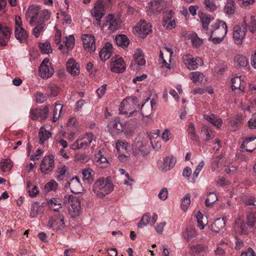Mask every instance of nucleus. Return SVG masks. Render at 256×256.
I'll list each match as a JSON object with an SVG mask.
<instances>
[{
	"mask_svg": "<svg viewBox=\"0 0 256 256\" xmlns=\"http://www.w3.org/2000/svg\"><path fill=\"white\" fill-rule=\"evenodd\" d=\"M228 32L226 23L220 20H216L214 24L210 26L208 34L209 40H212L214 44L220 43L224 40Z\"/></svg>",
	"mask_w": 256,
	"mask_h": 256,
	"instance_id": "1",
	"label": "nucleus"
},
{
	"mask_svg": "<svg viewBox=\"0 0 256 256\" xmlns=\"http://www.w3.org/2000/svg\"><path fill=\"white\" fill-rule=\"evenodd\" d=\"M114 188L110 177L100 178L94 183L92 190L99 198H103L110 193Z\"/></svg>",
	"mask_w": 256,
	"mask_h": 256,
	"instance_id": "2",
	"label": "nucleus"
},
{
	"mask_svg": "<svg viewBox=\"0 0 256 256\" xmlns=\"http://www.w3.org/2000/svg\"><path fill=\"white\" fill-rule=\"evenodd\" d=\"M63 214L60 212L52 214L48 218V227L56 232L62 233L66 226Z\"/></svg>",
	"mask_w": 256,
	"mask_h": 256,
	"instance_id": "3",
	"label": "nucleus"
},
{
	"mask_svg": "<svg viewBox=\"0 0 256 256\" xmlns=\"http://www.w3.org/2000/svg\"><path fill=\"white\" fill-rule=\"evenodd\" d=\"M14 36L20 43L25 42L28 36V32L25 30L19 16L15 18Z\"/></svg>",
	"mask_w": 256,
	"mask_h": 256,
	"instance_id": "4",
	"label": "nucleus"
},
{
	"mask_svg": "<svg viewBox=\"0 0 256 256\" xmlns=\"http://www.w3.org/2000/svg\"><path fill=\"white\" fill-rule=\"evenodd\" d=\"M104 6L103 0H98L91 12L92 16L96 18V22H94L95 26H100V24L101 18L105 14Z\"/></svg>",
	"mask_w": 256,
	"mask_h": 256,
	"instance_id": "5",
	"label": "nucleus"
},
{
	"mask_svg": "<svg viewBox=\"0 0 256 256\" xmlns=\"http://www.w3.org/2000/svg\"><path fill=\"white\" fill-rule=\"evenodd\" d=\"M244 77L243 76H236L232 78V90L235 94L239 96L243 94L244 92L246 82L244 80Z\"/></svg>",
	"mask_w": 256,
	"mask_h": 256,
	"instance_id": "6",
	"label": "nucleus"
},
{
	"mask_svg": "<svg viewBox=\"0 0 256 256\" xmlns=\"http://www.w3.org/2000/svg\"><path fill=\"white\" fill-rule=\"evenodd\" d=\"M93 138L94 135L92 133H88L74 142L71 146V148L72 150L86 148L90 145Z\"/></svg>",
	"mask_w": 256,
	"mask_h": 256,
	"instance_id": "7",
	"label": "nucleus"
},
{
	"mask_svg": "<svg viewBox=\"0 0 256 256\" xmlns=\"http://www.w3.org/2000/svg\"><path fill=\"white\" fill-rule=\"evenodd\" d=\"M38 71L40 76L46 79L51 77L54 73V70L48 58L44 60L39 67Z\"/></svg>",
	"mask_w": 256,
	"mask_h": 256,
	"instance_id": "8",
	"label": "nucleus"
},
{
	"mask_svg": "<svg viewBox=\"0 0 256 256\" xmlns=\"http://www.w3.org/2000/svg\"><path fill=\"white\" fill-rule=\"evenodd\" d=\"M70 206L68 208L69 214L72 218L78 216L81 212L80 202L79 199L71 196L68 198Z\"/></svg>",
	"mask_w": 256,
	"mask_h": 256,
	"instance_id": "9",
	"label": "nucleus"
},
{
	"mask_svg": "<svg viewBox=\"0 0 256 256\" xmlns=\"http://www.w3.org/2000/svg\"><path fill=\"white\" fill-rule=\"evenodd\" d=\"M54 166V160L52 155L45 156L40 164V170L44 174H48L53 170Z\"/></svg>",
	"mask_w": 256,
	"mask_h": 256,
	"instance_id": "10",
	"label": "nucleus"
},
{
	"mask_svg": "<svg viewBox=\"0 0 256 256\" xmlns=\"http://www.w3.org/2000/svg\"><path fill=\"white\" fill-rule=\"evenodd\" d=\"M182 61L189 70H195L198 66H202L203 62L199 57L193 58L190 54H186L183 56Z\"/></svg>",
	"mask_w": 256,
	"mask_h": 256,
	"instance_id": "11",
	"label": "nucleus"
},
{
	"mask_svg": "<svg viewBox=\"0 0 256 256\" xmlns=\"http://www.w3.org/2000/svg\"><path fill=\"white\" fill-rule=\"evenodd\" d=\"M49 112L48 108L46 106H42L39 108L30 110V118L33 120H36L40 118L42 121L46 119Z\"/></svg>",
	"mask_w": 256,
	"mask_h": 256,
	"instance_id": "12",
	"label": "nucleus"
},
{
	"mask_svg": "<svg viewBox=\"0 0 256 256\" xmlns=\"http://www.w3.org/2000/svg\"><path fill=\"white\" fill-rule=\"evenodd\" d=\"M82 39L84 50L88 52H94L96 50L95 38L90 34H84Z\"/></svg>",
	"mask_w": 256,
	"mask_h": 256,
	"instance_id": "13",
	"label": "nucleus"
},
{
	"mask_svg": "<svg viewBox=\"0 0 256 256\" xmlns=\"http://www.w3.org/2000/svg\"><path fill=\"white\" fill-rule=\"evenodd\" d=\"M70 181L68 180L64 184L66 188H70L71 192L74 194H79L82 190V186L80 179L78 176L70 178Z\"/></svg>",
	"mask_w": 256,
	"mask_h": 256,
	"instance_id": "14",
	"label": "nucleus"
},
{
	"mask_svg": "<svg viewBox=\"0 0 256 256\" xmlns=\"http://www.w3.org/2000/svg\"><path fill=\"white\" fill-rule=\"evenodd\" d=\"M110 64L111 71L116 73L122 72L126 68V64L123 58L116 56L112 58Z\"/></svg>",
	"mask_w": 256,
	"mask_h": 256,
	"instance_id": "15",
	"label": "nucleus"
},
{
	"mask_svg": "<svg viewBox=\"0 0 256 256\" xmlns=\"http://www.w3.org/2000/svg\"><path fill=\"white\" fill-rule=\"evenodd\" d=\"M120 21L114 14H110L106 17L105 22L103 24V28L108 27V28L112 32L117 30L120 26Z\"/></svg>",
	"mask_w": 256,
	"mask_h": 256,
	"instance_id": "16",
	"label": "nucleus"
},
{
	"mask_svg": "<svg viewBox=\"0 0 256 256\" xmlns=\"http://www.w3.org/2000/svg\"><path fill=\"white\" fill-rule=\"evenodd\" d=\"M64 44H61L60 45L58 48L64 54H66L69 51H70L74 48L75 44V39L73 36H69L68 37H66L63 40Z\"/></svg>",
	"mask_w": 256,
	"mask_h": 256,
	"instance_id": "17",
	"label": "nucleus"
},
{
	"mask_svg": "<svg viewBox=\"0 0 256 256\" xmlns=\"http://www.w3.org/2000/svg\"><path fill=\"white\" fill-rule=\"evenodd\" d=\"M176 162V159L175 158L168 156L164 158L163 162H158V166L160 170L166 172L174 168Z\"/></svg>",
	"mask_w": 256,
	"mask_h": 256,
	"instance_id": "18",
	"label": "nucleus"
},
{
	"mask_svg": "<svg viewBox=\"0 0 256 256\" xmlns=\"http://www.w3.org/2000/svg\"><path fill=\"white\" fill-rule=\"evenodd\" d=\"M68 171V168L64 165L58 167L55 173V178L58 182H67L69 178V173Z\"/></svg>",
	"mask_w": 256,
	"mask_h": 256,
	"instance_id": "19",
	"label": "nucleus"
},
{
	"mask_svg": "<svg viewBox=\"0 0 256 256\" xmlns=\"http://www.w3.org/2000/svg\"><path fill=\"white\" fill-rule=\"evenodd\" d=\"M246 30L245 27H240L236 26L234 27L233 37L236 44H240L242 43V40L244 38Z\"/></svg>",
	"mask_w": 256,
	"mask_h": 256,
	"instance_id": "20",
	"label": "nucleus"
},
{
	"mask_svg": "<svg viewBox=\"0 0 256 256\" xmlns=\"http://www.w3.org/2000/svg\"><path fill=\"white\" fill-rule=\"evenodd\" d=\"M248 226L244 222V220L240 218H238L235 222L234 226V231L236 233L240 234H246L249 232Z\"/></svg>",
	"mask_w": 256,
	"mask_h": 256,
	"instance_id": "21",
	"label": "nucleus"
},
{
	"mask_svg": "<svg viewBox=\"0 0 256 256\" xmlns=\"http://www.w3.org/2000/svg\"><path fill=\"white\" fill-rule=\"evenodd\" d=\"M240 148H244L248 152H253L256 148V136L246 138Z\"/></svg>",
	"mask_w": 256,
	"mask_h": 256,
	"instance_id": "22",
	"label": "nucleus"
},
{
	"mask_svg": "<svg viewBox=\"0 0 256 256\" xmlns=\"http://www.w3.org/2000/svg\"><path fill=\"white\" fill-rule=\"evenodd\" d=\"M40 10V7L37 6L32 5L28 7L26 14L31 18L30 22L32 26V22H38Z\"/></svg>",
	"mask_w": 256,
	"mask_h": 256,
	"instance_id": "23",
	"label": "nucleus"
},
{
	"mask_svg": "<svg viewBox=\"0 0 256 256\" xmlns=\"http://www.w3.org/2000/svg\"><path fill=\"white\" fill-rule=\"evenodd\" d=\"M162 25L168 30H171L175 27L176 22L173 18L172 11L170 10L164 14Z\"/></svg>",
	"mask_w": 256,
	"mask_h": 256,
	"instance_id": "24",
	"label": "nucleus"
},
{
	"mask_svg": "<svg viewBox=\"0 0 256 256\" xmlns=\"http://www.w3.org/2000/svg\"><path fill=\"white\" fill-rule=\"evenodd\" d=\"M166 2L163 0H154L150 4L149 8L152 12L155 14L160 13L165 8Z\"/></svg>",
	"mask_w": 256,
	"mask_h": 256,
	"instance_id": "25",
	"label": "nucleus"
},
{
	"mask_svg": "<svg viewBox=\"0 0 256 256\" xmlns=\"http://www.w3.org/2000/svg\"><path fill=\"white\" fill-rule=\"evenodd\" d=\"M66 70L72 75L75 76L80 73V65L74 58L69 59L66 64Z\"/></svg>",
	"mask_w": 256,
	"mask_h": 256,
	"instance_id": "26",
	"label": "nucleus"
},
{
	"mask_svg": "<svg viewBox=\"0 0 256 256\" xmlns=\"http://www.w3.org/2000/svg\"><path fill=\"white\" fill-rule=\"evenodd\" d=\"M190 248L191 252L194 256H205L208 252V248L202 244L192 245Z\"/></svg>",
	"mask_w": 256,
	"mask_h": 256,
	"instance_id": "27",
	"label": "nucleus"
},
{
	"mask_svg": "<svg viewBox=\"0 0 256 256\" xmlns=\"http://www.w3.org/2000/svg\"><path fill=\"white\" fill-rule=\"evenodd\" d=\"M112 52V44L110 42H106L100 52V57L102 60L106 61L110 58Z\"/></svg>",
	"mask_w": 256,
	"mask_h": 256,
	"instance_id": "28",
	"label": "nucleus"
},
{
	"mask_svg": "<svg viewBox=\"0 0 256 256\" xmlns=\"http://www.w3.org/2000/svg\"><path fill=\"white\" fill-rule=\"evenodd\" d=\"M196 236V230L193 226H188L182 232V237L188 242L194 240Z\"/></svg>",
	"mask_w": 256,
	"mask_h": 256,
	"instance_id": "29",
	"label": "nucleus"
},
{
	"mask_svg": "<svg viewBox=\"0 0 256 256\" xmlns=\"http://www.w3.org/2000/svg\"><path fill=\"white\" fill-rule=\"evenodd\" d=\"M136 29L146 36L152 32V26L144 20H140L136 26Z\"/></svg>",
	"mask_w": 256,
	"mask_h": 256,
	"instance_id": "30",
	"label": "nucleus"
},
{
	"mask_svg": "<svg viewBox=\"0 0 256 256\" xmlns=\"http://www.w3.org/2000/svg\"><path fill=\"white\" fill-rule=\"evenodd\" d=\"M47 204L50 210H53L54 212H57V213H58L62 208L60 200L56 198H52L48 200Z\"/></svg>",
	"mask_w": 256,
	"mask_h": 256,
	"instance_id": "31",
	"label": "nucleus"
},
{
	"mask_svg": "<svg viewBox=\"0 0 256 256\" xmlns=\"http://www.w3.org/2000/svg\"><path fill=\"white\" fill-rule=\"evenodd\" d=\"M44 212V207L38 202H35L31 206L30 216L32 218H36L41 215Z\"/></svg>",
	"mask_w": 256,
	"mask_h": 256,
	"instance_id": "32",
	"label": "nucleus"
},
{
	"mask_svg": "<svg viewBox=\"0 0 256 256\" xmlns=\"http://www.w3.org/2000/svg\"><path fill=\"white\" fill-rule=\"evenodd\" d=\"M94 160L97 163V165L100 168H106L108 165V162L107 158L104 156L100 150L96 154Z\"/></svg>",
	"mask_w": 256,
	"mask_h": 256,
	"instance_id": "33",
	"label": "nucleus"
},
{
	"mask_svg": "<svg viewBox=\"0 0 256 256\" xmlns=\"http://www.w3.org/2000/svg\"><path fill=\"white\" fill-rule=\"evenodd\" d=\"M83 180L85 182L92 184L94 180V172L91 168H85L82 170Z\"/></svg>",
	"mask_w": 256,
	"mask_h": 256,
	"instance_id": "34",
	"label": "nucleus"
},
{
	"mask_svg": "<svg viewBox=\"0 0 256 256\" xmlns=\"http://www.w3.org/2000/svg\"><path fill=\"white\" fill-rule=\"evenodd\" d=\"M234 63L236 68L242 67H246L248 64V62L246 57L242 55H237L234 57Z\"/></svg>",
	"mask_w": 256,
	"mask_h": 256,
	"instance_id": "35",
	"label": "nucleus"
},
{
	"mask_svg": "<svg viewBox=\"0 0 256 256\" xmlns=\"http://www.w3.org/2000/svg\"><path fill=\"white\" fill-rule=\"evenodd\" d=\"M134 59L138 66H144L146 64L144 54L140 49L137 48L134 54Z\"/></svg>",
	"mask_w": 256,
	"mask_h": 256,
	"instance_id": "36",
	"label": "nucleus"
},
{
	"mask_svg": "<svg viewBox=\"0 0 256 256\" xmlns=\"http://www.w3.org/2000/svg\"><path fill=\"white\" fill-rule=\"evenodd\" d=\"M242 118L240 116H236L231 118L229 124L232 131H236L240 126L242 122Z\"/></svg>",
	"mask_w": 256,
	"mask_h": 256,
	"instance_id": "37",
	"label": "nucleus"
},
{
	"mask_svg": "<svg viewBox=\"0 0 256 256\" xmlns=\"http://www.w3.org/2000/svg\"><path fill=\"white\" fill-rule=\"evenodd\" d=\"M116 41L118 46L126 48L130 43V40L124 34L118 35L116 38Z\"/></svg>",
	"mask_w": 256,
	"mask_h": 256,
	"instance_id": "38",
	"label": "nucleus"
},
{
	"mask_svg": "<svg viewBox=\"0 0 256 256\" xmlns=\"http://www.w3.org/2000/svg\"><path fill=\"white\" fill-rule=\"evenodd\" d=\"M52 136V133L48 130L42 127L38 132L40 144H42Z\"/></svg>",
	"mask_w": 256,
	"mask_h": 256,
	"instance_id": "39",
	"label": "nucleus"
},
{
	"mask_svg": "<svg viewBox=\"0 0 256 256\" xmlns=\"http://www.w3.org/2000/svg\"><path fill=\"white\" fill-rule=\"evenodd\" d=\"M201 22L202 24V28L205 30H208V24L212 22L214 18L213 16L207 15L205 14H202L200 16Z\"/></svg>",
	"mask_w": 256,
	"mask_h": 256,
	"instance_id": "40",
	"label": "nucleus"
},
{
	"mask_svg": "<svg viewBox=\"0 0 256 256\" xmlns=\"http://www.w3.org/2000/svg\"><path fill=\"white\" fill-rule=\"evenodd\" d=\"M225 226L224 219L218 218L211 225V230L216 232H219Z\"/></svg>",
	"mask_w": 256,
	"mask_h": 256,
	"instance_id": "41",
	"label": "nucleus"
},
{
	"mask_svg": "<svg viewBox=\"0 0 256 256\" xmlns=\"http://www.w3.org/2000/svg\"><path fill=\"white\" fill-rule=\"evenodd\" d=\"M256 224V214L254 212H246V224L249 228H252Z\"/></svg>",
	"mask_w": 256,
	"mask_h": 256,
	"instance_id": "42",
	"label": "nucleus"
},
{
	"mask_svg": "<svg viewBox=\"0 0 256 256\" xmlns=\"http://www.w3.org/2000/svg\"><path fill=\"white\" fill-rule=\"evenodd\" d=\"M144 148H145L141 142L138 141L132 144V150L136 154H140L142 156L146 154V152L144 151Z\"/></svg>",
	"mask_w": 256,
	"mask_h": 256,
	"instance_id": "43",
	"label": "nucleus"
},
{
	"mask_svg": "<svg viewBox=\"0 0 256 256\" xmlns=\"http://www.w3.org/2000/svg\"><path fill=\"white\" fill-rule=\"evenodd\" d=\"M190 78L194 83L202 82L204 79V74L200 72H192L189 74Z\"/></svg>",
	"mask_w": 256,
	"mask_h": 256,
	"instance_id": "44",
	"label": "nucleus"
},
{
	"mask_svg": "<svg viewBox=\"0 0 256 256\" xmlns=\"http://www.w3.org/2000/svg\"><path fill=\"white\" fill-rule=\"evenodd\" d=\"M138 98L136 96H132L124 100L121 102L120 107L122 108V106H123L124 108L126 107V109H127L128 108V107H130L129 106L131 104L136 106L138 105V106H139V104H138Z\"/></svg>",
	"mask_w": 256,
	"mask_h": 256,
	"instance_id": "45",
	"label": "nucleus"
},
{
	"mask_svg": "<svg viewBox=\"0 0 256 256\" xmlns=\"http://www.w3.org/2000/svg\"><path fill=\"white\" fill-rule=\"evenodd\" d=\"M188 138L193 142H198V136L195 132V128L194 124L191 123L189 124L188 130Z\"/></svg>",
	"mask_w": 256,
	"mask_h": 256,
	"instance_id": "46",
	"label": "nucleus"
},
{
	"mask_svg": "<svg viewBox=\"0 0 256 256\" xmlns=\"http://www.w3.org/2000/svg\"><path fill=\"white\" fill-rule=\"evenodd\" d=\"M235 2L234 0H227V3L224 6V11L228 14H232L235 10Z\"/></svg>",
	"mask_w": 256,
	"mask_h": 256,
	"instance_id": "47",
	"label": "nucleus"
},
{
	"mask_svg": "<svg viewBox=\"0 0 256 256\" xmlns=\"http://www.w3.org/2000/svg\"><path fill=\"white\" fill-rule=\"evenodd\" d=\"M63 106L60 104L56 103V106L53 112L52 122H56L58 119L62 114Z\"/></svg>",
	"mask_w": 256,
	"mask_h": 256,
	"instance_id": "48",
	"label": "nucleus"
},
{
	"mask_svg": "<svg viewBox=\"0 0 256 256\" xmlns=\"http://www.w3.org/2000/svg\"><path fill=\"white\" fill-rule=\"evenodd\" d=\"M188 38L191 40L192 46L195 48L200 46L202 44V40L198 38L196 33L190 34Z\"/></svg>",
	"mask_w": 256,
	"mask_h": 256,
	"instance_id": "49",
	"label": "nucleus"
},
{
	"mask_svg": "<svg viewBox=\"0 0 256 256\" xmlns=\"http://www.w3.org/2000/svg\"><path fill=\"white\" fill-rule=\"evenodd\" d=\"M218 200V199L216 194L210 192L205 202L206 206H210Z\"/></svg>",
	"mask_w": 256,
	"mask_h": 256,
	"instance_id": "50",
	"label": "nucleus"
},
{
	"mask_svg": "<svg viewBox=\"0 0 256 256\" xmlns=\"http://www.w3.org/2000/svg\"><path fill=\"white\" fill-rule=\"evenodd\" d=\"M12 162L10 159H5L4 162L0 163V168L3 172L9 171L12 167Z\"/></svg>",
	"mask_w": 256,
	"mask_h": 256,
	"instance_id": "51",
	"label": "nucleus"
},
{
	"mask_svg": "<svg viewBox=\"0 0 256 256\" xmlns=\"http://www.w3.org/2000/svg\"><path fill=\"white\" fill-rule=\"evenodd\" d=\"M150 213L147 212L142 217V218L140 222L138 224V227L139 228H142L144 226H146L150 220Z\"/></svg>",
	"mask_w": 256,
	"mask_h": 256,
	"instance_id": "52",
	"label": "nucleus"
},
{
	"mask_svg": "<svg viewBox=\"0 0 256 256\" xmlns=\"http://www.w3.org/2000/svg\"><path fill=\"white\" fill-rule=\"evenodd\" d=\"M190 194H186L183 198L182 199L181 202V208L182 210H187L188 207L189 206L190 203Z\"/></svg>",
	"mask_w": 256,
	"mask_h": 256,
	"instance_id": "53",
	"label": "nucleus"
},
{
	"mask_svg": "<svg viewBox=\"0 0 256 256\" xmlns=\"http://www.w3.org/2000/svg\"><path fill=\"white\" fill-rule=\"evenodd\" d=\"M248 26V30L252 33H254L256 30V20L254 16H250V22L248 25L246 23L244 26L246 28Z\"/></svg>",
	"mask_w": 256,
	"mask_h": 256,
	"instance_id": "54",
	"label": "nucleus"
},
{
	"mask_svg": "<svg viewBox=\"0 0 256 256\" xmlns=\"http://www.w3.org/2000/svg\"><path fill=\"white\" fill-rule=\"evenodd\" d=\"M50 18V12L47 10H40L38 22L48 20Z\"/></svg>",
	"mask_w": 256,
	"mask_h": 256,
	"instance_id": "55",
	"label": "nucleus"
},
{
	"mask_svg": "<svg viewBox=\"0 0 256 256\" xmlns=\"http://www.w3.org/2000/svg\"><path fill=\"white\" fill-rule=\"evenodd\" d=\"M58 185V183L55 180H52L45 185V190L47 192L54 190L56 189Z\"/></svg>",
	"mask_w": 256,
	"mask_h": 256,
	"instance_id": "56",
	"label": "nucleus"
},
{
	"mask_svg": "<svg viewBox=\"0 0 256 256\" xmlns=\"http://www.w3.org/2000/svg\"><path fill=\"white\" fill-rule=\"evenodd\" d=\"M45 24L44 22L38 24L32 30V34L36 37L38 38L40 36V32L44 30Z\"/></svg>",
	"mask_w": 256,
	"mask_h": 256,
	"instance_id": "57",
	"label": "nucleus"
},
{
	"mask_svg": "<svg viewBox=\"0 0 256 256\" xmlns=\"http://www.w3.org/2000/svg\"><path fill=\"white\" fill-rule=\"evenodd\" d=\"M245 203L252 210H256V198L250 196L246 200Z\"/></svg>",
	"mask_w": 256,
	"mask_h": 256,
	"instance_id": "58",
	"label": "nucleus"
},
{
	"mask_svg": "<svg viewBox=\"0 0 256 256\" xmlns=\"http://www.w3.org/2000/svg\"><path fill=\"white\" fill-rule=\"evenodd\" d=\"M128 146V144L125 141L118 140L116 143V148L118 152H120L121 149L122 150H127Z\"/></svg>",
	"mask_w": 256,
	"mask_h": 256,
	"instance_id": "59",
	"label": "nucleus"
},
{
	"mask_svg": "<svg viewBox=\"0 0 256 256\" xmlns=\"http://www.w3.org/2000/svg\"><path fill=\"white\" fill-rule=\"evenodd\" d=\"M39 46L43 54H48L50 52V46L49 42L40 43Z\"/></svg>",
	"mask_w": 256,
	"mask_h": 256,
	"instance_id": "60",
	"label": "nucleus"
},
{
	"mask_svg": "<svg viewBox=\"0 0 256 256\" xmlns=\"http://www.w3.org/2000/svg\"><path fill=\"white\" fill-rule=\"evenodd\" d=\"M11 31V28L6 26H3L0 30V32L6 38H9Z\"/></svg>",
	"mask_w": 256,
	"mask_h": 256,
	"instance_id": "61",
	"label": "nucleus"
},
{
	"mask_svg": "<svg viewBox=\"0 0 256 256\" xmlns=\"http://www.w3.org/2000/svg\"><path fill=\"white\" fill-rule=\"evenodd\" d=\"M48 88L50 92L51 96L55 97L58 96L59 92V88L57 86L52 84L49 86Z\"/></svg>",
	"mask_w": 256,
	"mask_h": 256,
	"instance_id": "62",
	"label": "nucleus"
},
{
	"mask_svg": "<svg viewBox=\"0 0 256 256\" xmlns=\"http://www.w3.org/2000/svg\"><path fill=\"white\" fill-rule=\"evenodd\" d=\"M204 4L206 9L210 11L213 12L216 8V4L212 0H205Z\"/></svg>",
	"mask_w": 256,
	"mask_h": 256,
	"instance_id": "63",
	"label": "nucleus"
},
{
	"mask_svg": "<svg viewBox=\"0 0 256 256\" xmlns=\"http://www.w3.org/2000/svg\"><path fill=\"white\" fill-rule=\"evenodd\" d=\"M248 126L250 129L256 128V114H254L248 122Z\"/></svg>",
	"mask_w": 256,
	"mask_h": 256,
	"instance_id": "64",
	"label": "nucleus"
}]
</instances>
